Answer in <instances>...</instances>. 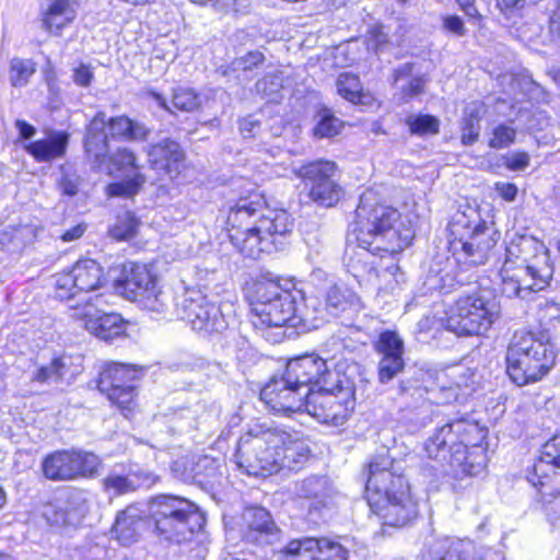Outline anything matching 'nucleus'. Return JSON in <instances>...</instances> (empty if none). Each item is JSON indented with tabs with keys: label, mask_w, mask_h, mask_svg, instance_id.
<instances>
[{
	"label": "nucleus",
	"mask_w": 560,
	"mask_h": 560,
	"mask_svg": "<svg viewBox=\"0 0 560 560\" xmlns=\"http://www.w3.org/2000/svg\"><path fill=\"white\" fill-rule=\"evenodd\" d=\"M405 122L411 136L424 138L440 132V119L432 114L409 115Z\"/></svg>",
	"instance_id": "nucleus-46"
},
{
	"label": "nucleus",
	"mask_w": 560,
	"mask_h": 560,
	"mask_svg": "<svg viewBox=\"0 0 560 560\" xmlns=\"http://www.w3.org/2000/svg\"><path fill=\"white\" fill-rule=\"evenodd\" d=\"M108 162L115 174H130L122 180L108 183L104 187L107 198L133 199L147 183V175L142 172L135 151L127 147L117 148L109 156Z\"/></svg>",
	"instance_id": "nucleus-18"
},
{
	"label": "nucleus",
	"mask_w": 560,
	"mask_h": 560,
	"mask_svg": "<svg viewBox=\"0 0 560 560\" xmlns=\"http://www.w3.org/2000/svg\"><path fill=\"white\" fill-rule=\"evenodd\" d=\"M254 89L266 103L279 104L283 98L284 75L279 70L267 72L256 81Z\"/></svg>",
	"instance_id": "nucleus-39"
},
{
	"label": "nucleus",
	"mask_w": 560,
	"mask_h": 560,
	"mask_svg": "<svg viewBox=\"0 0 560 560\" xmlns=\"http://www.w3.org/2000/svg\"><path fill=\"white\" fill-rule=\"evenodd\" d=\"M374 350L378 357H404L405 343L396 331L385 330L374 342Z\"/></svg>",
	"instance_id": "nucleus-51"
},
{
	"label": "nucleus",
	"mask_w": 560,
	"mask_h": 560,
	"mask_svg": "<svg viewBox=\"0 0 560 560\" xmlns=\"http://www.w3.org/2000/svg\"><path fill=\"white\" fill-rule=\"evenodd\" d=\"M108 296H113V294L96 293L94 303L91 304L94 311L86 312L84 310L82 313H86V315L70 316L72 319L81 322L89 332L105 341H112L126 332L124 318L119 314L106 310L109 306Z\"/></svg>",
	"instance_id": "nucleus-23"
},
{
	"label": "nucleus",
	"mask_w": 560,
	"mask_h": 560,
	"mask_svg": "<svg viewBox=\"0 0 560 560\" xmlns=\"http://www.w3.org/2000/svg\"><path fill=\"white\" fill-rule=\"evenodd\" d=\"M253 325L256 328L291 326L295 298L272 280L254 284Z\"/></svg>",
	"instance_id": "nucleus-13"
},
{
	"label": "nucleus",
	"mask_w": 560,
	"mask_h": 560,
	"mask_svg": "<svg viewBox=\"0 0 560 560\" xmlns=\"http://www.w3.org/2000/svg\"><path fill=\"white\" fill-rule=\"evenodd\" d=\"M424 560H504L500 551L477 546L468 539H441L424 553Z\"/></svg>",
	"instance_id": "nucleus-25"
},
{
	"label": "nucleus",
	"mask_w": 560,
	"mask_h": 560,
	"mask_svg": "<svg viewBox=\"0 0 560 560\" xmlns=\"http://www.w3.org/2000/svg\"><path fill=\"white\" fill-rule=\"evenodd\" d=\"M306 402L307 413L319 422L338 427L354 409V389L349 380L337 377L328 385H320Z\"/></svg>",
	"instance_id": "nucleus-12"
},
{
	"label": "nucleus",
	"mask_w": 560,
	"mask_h": 560,
	"mask_svg": "<svg viewBox=\"0 0 560 560\" xmlns=\"http://www.w3.org/2000/svg\"><path fill=\"white\" fill-rule=\"evenodd\" d=\"M136 378L137 370L132 365L112 362L101 372L97 386L121 411H131Z\"/></svg>",
	"instance_id": "nucleus-20"
},
{
	"label": "nucleus",
	"mask_w": 560,
	"mask_h": 560,
	"mask_svg": "<svg viewBox=\"0 0 560 560\" xmlns=\"http://www.w3.org/2000/svg\"><path fill=\"white\" fill-rule=\"evenodd\" d=\"M101 465L100 458L90 452L57 451L42 463L44 476L52 481H69L92 477Z\"/></svg>",
	"instance_id": "nucleus-17"
},
{
	"label": "nucleus",
	"mask_w": 560,
	"mask_h": 560,
	"mask_svg": "<svg viewBox=\"0 0 560 560\" xmlns=\"http://www.w3.org/2000/svg\"><path fill=\"white\" fill-rule=\"evenodd\" d=\"M176 313L194 330L205 335L222 332L229 325L220 306L199 291H186L176 302Z\"/></svg>",
	"instance_id": "nucleus-16"
},
{
	"label": "nucleus",
	"mask_w": 560,
	"mask_h": 560,
	"mask_svg": "<svg viewBox=\"0 0 560 560\" xmlns=\"http://www.w3.org/2000/svg\"><path fill=\"white\" fill-rule=\"evenodd\" d=\"M285 372L295 384L308 392V396L316 392V387L328 385L329 381L340 377L337 373L329 371L327 362L317 354H304L291 359L287 364Z\"/></svg>",
	"instance_id": "nucleus-24"
},
{
	"label": "nucleus",
	"mask_w": 560,
	"mask_h": 560,
	"mask_svg": "<svg viewBox=\"0 0 560 560\" xmlns=\"http://www.w3.org/2000/svg\"><path fill=\"white\" fill-rule=\"evenodd\" d=\"M487 260L485 247H440L429 264L424 279L428 291H451L463 283L459 271H466Z\"/></svg>",
	"instance_id": "nucleus-8"
},
{
	"label": "nucleus",
	"mask_w": 560,
	"mask_h": 560,
	"mask_svg": "<svg viewBox=\"0 0 560 560\" xmlns=\"http://www.w3.org/2000/svg\"><path fill=\"white\" fill-rule=\"evenodd\" d=\"M155 478L150 474L124 472L117 468L110 470L103 479V488L110 495H122L140 487H150Z\"/></svg>",
	"instance_id": "nucleus-32"
},
{
	"label": "nucleus",
	"mask_w": 560,
	"mask_h": 560,
	"mask_svg": "<svg viewBox=\"0 0 560 560\" xmlns=\"http://www.w3.org/2000/svg\"><path fill=\"white\" fill-rule=\"evenodd\" d=\"M288 441H285L279 450V470H300L308 462L311 450L308 445L301 439L288 432Z\"/></svg>",
	"instance_id": "nucleus-36"
},
{
	"label": "nucleus",
	"mask_w": 560,
	"mask_h": 560,
	"mask_svg": "<svg viewBox=\"0 0 560 560\" xmlns=\"http://www.w3.org/2000/svg\"><path fill=\"white\" fill-rule=\"evenodd\" d=\"M288 439V432L282 429L254 424L240 438L235 454L237 466L255 477L278 472L279 450Z\"/></svg>",
	"instance_id": "nucleus-2"
},
{
	"label": "nucleus",
	"mask_w": 560,
	"mask_h": 560,
	"mask_svg": "<svg viewBox=\"0 0 560 560\" xmlns=\"http://www.w3.org/2000/svg\"><path fill=\"white\" fill-rule=\"evenodd\" d=\"M500 316L499 304L494 300L479 295L459 298L450 308L446 329L457 336L485 335Z\"/></svg>",
	"instance_id": "nucleus-11"
},
{
	"label": "nucleus",
	"mask_w": 560,
	"mask_h": 560,
	"mask_svg": "<svg viewBox=\"0 0 560 560\" xmlns=\"http://www.w3.org/2000/svg\"><path fill=\"white\" fill-rule=\"evenodd\" d=\"M401 219L399 210L384 201L370 202L360 199L354 218L349 226L347 243L371 245L385 237Z\"/></svg>",
	"instance_id": "nucleus-10"
},
{
	"label": "nucleus",
	"mask_w": 560,
	"mask_h": 560,
	"mask_svg": "<svg viewBox=\"0 0 560 560\" xmlns=\"http://www.w3.org/2000/svg\"><path fill=\"white\" fill-rule=\"evenodd\" d=\"M318 119L312 128V136L316 139H332L341 135L346 122L337 117L334 110L323 106L318 109Z\"/></svg>",
	"instance_id": "nucleus-40"
},
{
	"label": "nucleus",
	"mask_w": 560,
	"mask_h": 560,
	"mask_svg": "<svg viewBox=\"0 0 560 560\" xmlns=\"http://www.w3.org/2000/svg\"><path fill=\"white\" fill-rule=\"evenodd\" d=\"M443 30L457 37H462L466 34V27L460 16L455 14H447L442 18Z\"/></svg>",
	"instance_id": "nucleus-58"
},
{
	"label": "nucleus",
	"mask_w": 560,
	"mask_h": 560,
	"mask_svg": "<svg viewBox=\"0 0 560 560\" xmlns=\"http://www.w3.org/2000/svg\"><path fill=\"white\" fill-rule=\"evenodd\" d=\"M423 450L428 458L435 463V470L450 471L456 476L478 472L471 460L472 454L464 450L454 430L453 420L436 428L424 442Z\"/></svg>",
	"instance_id": "nucleus-9"
},
{
	"label": "nucleus",
	"mask_w": 560,
	"mask_h": 560,
	"mask_svg": "<svg viewBox=\"0 0 560 560\" xmlns=\"http://www.w3.org/2000/svg\"><path fill=\"white\" fill-rule=\"evenodd\" d=\"M209 465H214V462L209 457L199 458L197 463L183 457L173 463L172 470L176 477L184 481H189L199 479L202 475V469H207Z\"/></svg>",
	"instance_id": "nucleus-48"
},
{
	"label": "nucleus",
	"mask_w": 560,
	"mask_h": 560,
	"mask_svg": "<svg viewBox=\"0 0 560 560\" xmlns=\"http://www.w3.org/2000/svg\"><path fill=\"white\" fill-rule=\"evenodd\" d=\"M390 44L388 33L382 23L369 27L365 34V45L375 52L385 50Z\"/></svg>",
	"instance_id": "nucleus-56"
},
{
	"label": "nucleus",
	"mask_w": 560,
	"mask_h": 560,
	"mask_svg": "<svg viewBox=\"0 0 560 560\" xmlns=\"http://www.w3.org/2000/svg\"><path fill=\"white\" fill-rule=\"evenodd\" d=\"M147 162L156 178L178 186L186 182L192 164L182 143L171 137L163 138L148 145Z\"/></svg>",
	"instance_id": "nucleus-14"
},
{
	"label": "nucleus",
	"mask_w": 560,
	"mask_h": 560,
	"mask_svg": "<svg viewBox=\"0 0 560 560\" xmlns=\"http://www.w3.org/2000/svg\"><path fill=\"white\" fill-rule=\"evenodd\" d=\"M324 292L326 315L337 316L339 312L346 310L354 298L349 291H342L337 284L328 285Z\"/></svg>",
	"instance_id": "nucleus-50"
},
{
	"label": "nucleus",
	"mask_w": 560,
	"mask_h": 560,
	"mask_svg": "<svg viewBox=\"0 0 560 560\" xmlns=\"http://www.w3.org/2000/svg\"><path fill=\"white\" fill-rule=\"evenodd\" d=\"M266 207L264 195L256 190H249L234 201L225 220V232L232 245L259 243L258 222L255 218Z\"/></svg>",
	"instance_id": "nucleus-15"
},
{
	"label": "nucleus",
	"mask_w": 560,
	"mask_h": 560,
	"mask_svg": "<svg viewBox=\"0 0 560 560\" xmlns=\"http://www.w3.org/2000/svg\"><path fill=\"white\" fill-rule=\"evenodd\" d=\"M105 127L109 138L118 141H145L150 135L145 125L125 114L105 118Z\"/></svg>",
	"instance_id": "nucleus-34"
},
{
	"label": "nucleus",
	"mask_w": 560,
	"mask_h": 560,
	"mask_svg": "<svg viewBox=\"0 0 560 560\" xmlns=\"http://www.w3.org/2000/svg\"><path fill=\"white\" fill-rule=\"evenodd\" d=\"M393 460L386 454L374 456L368 465V501L389 526H405L418 514L417 502L401 475L392 471Z\"/></svg>",
	"instance_id": "nucleus-1"
},
{
	"label": "nucleus",
	"mask_w": 560,
	"mask_h": 560,
	"mask_svg": "<svg viewBox=\"0 0 560 560\" xmlns=\"http://www.w3.org/2000/svg\"><path fill=\"white\" fill-rule=\"evenodd\" d=\"M311 282L318 289V293L325 291L328 285L334 284L332 280L329 279V275L320 269L314 268L310 275Z\"/></svg>",
	"instance_id": "nucleus-62"
},
{
	"label": "nucleus",
	"mask_w": 560,
	"mask_h": 560,
	"mask_svg": "<svg viewBox=\"0 0 560 560\" xmlns=\"http://www.w3.org/2000/svg\"><path fill=\"white\" fill-rule=\"evenodd\" d=\"M117 289L126 299L137 303L152 316L170 313L172 296L159 287L156 275L148 265L128 264L117 280Z\"/></svg>",
	"instance_id": "nucleus-7"
},
{
	"label": "nucleus",
	"mask_w": 560,
	"mask_h": 560,
	"mask_svg": "<svg viewBox=\"0 0 560 560\" xmlns=\"http://www.w3.org/2000/svg\"><path fill=\"white\" fill-rule=\"evenodd\" d=\"M541 451L546 456H548V458H551L553 463H557L560 466V434H557L547 441Z\"/></svg>",
	"instance_id": "nucleus-63"
},
{
	"label": "nucleus",
	"mask_w": 560,
	"mask_h": 560,
	"mask_svg": "<svg viewBox=\"0 0 560 560\" xmlns=\"http://www.w3.org/2000/svg\"><path fill=\"white\" fill-rule=\"evenodd\" d=\"M105 282L102 267L93 259L79 260L70 271L54 277L55 298L66 304L69 316L86 315L94 308L93 294Z\"/></svg>",
	"instance_id": "nucleus-4"
},
{
	"label": "nucleus",
	"mask_w": 560,
	"mask_h": 560,
	"mask_svg": "<svg viewBox=\"0 0 560 560\" xmlns=\"http://www.w3.org/2000/svg\"><path fill=\"white\" fill-rule=\"evenodd\" d=\"M536 262L526 265H514V273L517 282L523 287L521 293L525 299L533 292L540 291L549 283L553 269L548 262V247H540V253L535 255Z\"/></svg>",
	"instance_id": "nucleus-28"
},
{
	"label": "nucleus",
	"mask_w": 560,
	"mask_h": 560,
	"mask_svg": "<svg viewBox=\"0 0 560 560\" xmlns=\"http://www.w3.org/2000/svg\"><path fill=\"white\" fill-rule=\"evenodd\" d=\"M60 509L62 510L61 513H57L52 520V522L56 524L61 523L72 525L85 514V506L81 500V495L79 494L71 495L65 509Z\"/></svg>",
	"instance_id": "nucleus-54"
},
{
	"label": "nucleus",
	"mask_w": 560,
	"mask_h": 560,
	"mask_svg": "<svg viewBox=\"0 0 560 560\" xmlns=\"http://www.w3.org/2000/svg\"><path fill=\"white\" fill-rule=\"evenodd\" d=\"M171 104L178 112H195L201 108V95L194 89L176 86L171 94Z\"/></svg>",
	"instance_id": "nucleus-47"
},
{
	"label": "nucleus",
	"mask_w": 560,
	"mask_h": 560,
	"mask_svg": "<svg viewBox=\"0 0 560 560\" xmlns=\"http://www.w3.org/2000/svg\"><path fill=\"white\" fill-rule=\"evenodd\" d=\"M516 129L504 122L497 125L490 132L488 145L494 150L511 147L516 140Z\"/></svg>",
	"instance_id": "nucleus-55"
},
{
	"label": "nucleus",
	"mask_w": 560,
	"mask_h": 560,
	"mask_svg": "<svg viewBox=\"0 0 560 560\" xmlns=\"http://www.w3.org/2000/svg\"><path fill=\"white\" fill-rule=\"evenodd\" d=\"M516 252H520V247H505V261L503 264L501 276H502V294L508 298L518 296L521 299H525V294L521 293V284L517 282L518 280L514 273V265L512 256H516Z\"/></svg>",
	"instance_id": "nucleus-44"
},
{
	"label": "nucleus",
	"mask_w": 560,
	"mask_h": 560,
	"mask_svg": "<svg viewBox=\"0 0 560 560\" xmlns=\"http://www.w3.org/2000/svg\"><path fill=\"white\" fill-rule=\"evenodd\" d=\"M69 139L65 130H49L45 138L26 143L24 150L38 163L51 162L66 156Z\"/></svg>",
	"instance_id": "nucleus-30"
},
{
	"label": "nucleus",
	"mask_w": 560,
	"mask_h": 560,
	"mask_svg": "<svg viewBox=\"0 0 560 560\" xmlns=\"http://www.w3.org/2000/svg\"><path fill=\"white\" fill-rule=\"evenodd\" d=\"M553 347L532 332H515L506 351V373L518 386L536 382L555 364Z\"/></svg>",
	"instance_id": "nucleus-3"
},
{
	"label": "nucleus",
	"mask_w": 560,
	"mask_h": 560,
	"mask_svg": "<svg viewBox=\"0 0 560 560\" xmlns=\"http://www.w3.org/2000/svg\"><path fill=\"white\" fill-rule=\"evenodd\" d=\"M497 8L503 14H510L522 10L525 7V0H497Z\"/></svg>",
	"instance_id": "nucleus-64"
},
{
	"label": "nucleus",
	"mask_w": 560,
	"mask_h": 560,
	"mask_svg": "<svg viewBox=\"0 0 560 560\" xmlns=\"http://www.w3.org/2000/svg\"><path fill=\"white\" fill-rule=\"evenodd\" d=\"M326 308L317 296L306 298L303 303L298 306L294 301L291 327L312 330L320 326L326 320Z\"/></svg>",
	"instance_id": "nucleus-35"
},
{
	"label": "nucleus",
	"mask_w": 560,
	"mask_h": 560,
	"mask_svg": "<svg viewBox=\"0 0 560 560\" xmlns=\"http://www.w3.org/2000/svg\"><path fill=\"white\" fill-rule=\"evenodd\" d=\"M79 0H51L40 12L42 28L50 36H61L77 19Z\"/></svg>",
	"instance_id": "nucleus-29"
},
{
	"label": "nucleus",
	"mask_w": 560,
	"mask_h": 560,
	"mask_svg": "<svg viewBox=\"0 0 560 560\" xmlns=\"http://www.w3.org/2000/svg\"><path fill=\"white\" fill-rule=\"evenodd\" d=\"M143 527L141 510L131 505L117 514L112 534L121 545L129 546L138 540Z\"/></svg>",
	"instance_id": "nucleus-33"
},
{
	"label": "nucleus",
	"mask_w": 560,
	"mask_h": 560,
	"mask_svg": "<svg viewBox=\"0 0 560 560\" xmlns=\"http://www.w3.org/2000/svg\"><path fill=\"white\" fill-rule=\"evenodd\" d=\"M36 70V62L32 59H11L9 63V79L11 85L13 88H22L27 85Z\"/></svg>",
	"instance_id": "nucleus-49"
},
{
	"label": "nucleus",
	"mask_w": 560,
	"mask_h": 560,
	"mask_svg": "<svg viewBox=\"0 0 560 560\" xmlns=\"http://www.w3.org/2000/svg\"><path fill=\"white\" fill-rule=\"evenodd\" d=\"M71 359L69 357L54 358L48 364L37 368L32 375V381L38 383L59 382L69 374Z\"/></svg>",
	"instance_id": "nucleus-43"
},
{
	"label": "nucleus",
	"mask_w": 560,
	"mask_h": 560,
	"mask_svg": "<svg viewBox=\"0 0 560 560\" xmlns=\"http://www.w3.org/2000/svg\"><path fill=\"white\" fill-rule=\"evenodd\" d=\"M93 71L90 65L80 63L73 69V82L82 88L90 86L93 80Z\"/></svg>",
	"instance_id": "nucleus-61"
},
{
	"label": "nucleus",
	"mask_w": 560,
	"mask_h": 560,
	"mask_svg": "<svg viewBox=\"0 0 560 560\" xmlns=\"http://www.w3.org/2000/svg\"><path fill=\"white\" fill-rule=\"evenodd\" d=\"M104 127L105 113L97 112L90 120L83 139L84 152L88 155L97 156L100 152L107 149L109 136L105 132Z\"/></svg>",
	"instance_id": "nucleus-38"
},
{
	"label": "nucleus",
	"mask_w": 560,
	"mask_h": 560,
	"mask_svg": "<svg viewBox=\"0 0 560 560\" xmlns=\"http://www.w3.org/2000/svg\"><path fill=\"white\" fill-rule=\"evenodd\" d=\"M454 430H456L459 441L464 450L468 452V447H477L485 440L487 430L480 427L477 422L470 421L466 418L453 420Z\"/></svg>",
	"instance_id": "nucleus-45"
},
{
	"label": "nucleus",
	"mask_w": 560,
	"mask_h": 560,
	"mask_svg": "<svg viewBox=\"0 0 560 560\" xmlns=\"http://www.w3.org/2000/svg\"><path fill=\"white\" fill-rule=\"evenodd\" d=\"M141 221L132 211H125L118 214L108 230V236L115 242H129L139 232Z\"/></svg>",
	"instance_id": "nucleus-41"
},
{
	"label": "nucleus",
	"mask_w": 560,
	"mask_h": 560,
	"mask_svg": "<svg viewBox=\"0 0 560 560\" xmlns=\"http://www.w3.org/2000/svg\"><path fill=\"white\" fill-rule=\"evenodd\" d=\"M427 80L422 75L411 77L406 85L400 89L399 102L408 104L413 98L419 97L425 91Z\"/></svg>",
	"instance_id": "nucleus-57"
},
{
	"label": "nucleus",
	"mask_w": 560,
	"mask_h": 560,
	"mask_svg": "<svg viewBox=\"0 0 560 560\" xmlns=\"http://www.w3.org/2000/svg\"><path fill=\"white\" fill-rule=\"evenodd\" d=\"M277 560H349V550L326 537H302L290 540L278 551Z\"/></svg>",
	"instance_id": "nucleus-22"
},
{
	"label": "nucleus",
	"mask_w": 560,
	"mask_h": 560,
	"mask_svg": "<svg viewBox=\"0 0 560 560\" xmlns=\"http://www.w3.org/2000/svg\"><path fill=\"white\" fill-rule=\"evenodd\" d=\"M481 114L478 108L465 112L460 124V143L472 145L480 136Z\"/></svg>",
	"instance_id": "nucleus-52"
},
{
	"label": "nucleus",
	"mask_w": 560,
	"mask_h": 560,
	"mask_svg": "<svg viewBox=\"0 0 560 560\" xmlns=\"http://www.w3.org/2000/svg\"><path fill=\"white\" fill-rule=\"evenodd\" d=\"M500 240V232L493 222L482 219L479 211L474 208L458 210L448 223L450 245H471L470 242H491L497 244Z\"/></svg>",
	"instance_id": "nucleus-19"
},
{
	"label": "nucleus",
	"mask_w": 560,
	"mask_h": 560,
	"mask_svg": "<svg viewBox=\"0 0 560 560\" xmlns=\"http://www.w3.org/2000/svg\"><path fill=\"white\" fill-rule=\"evenodd\" d=\"M241 533L248 544L271 545L279 540L280 530L266 509L249 506L242 514Z\"/></svg>",
	"instance_id": "nucleus-26"
},
{
	"label": "nucleus",
	"mask_w": 560,
	"mask_h": 560,
	"mask_svg": "<svg viewBox=\"0 0 560 560\" xmlns=\"http://www.w3.org/2000/svg\"><path fill=\"white\" fill-rule=\"evenodd\" d=\"M493 189L505 202L515 201L518 195V187L516 184L510 182H495L493 184Z\"/></svg>",
	"instance_id": "nucleus-60"
},
{
	"label": "nucleus",
	"mask_w": 560,
	"mask_h": 560,
	"mask_svg": "<svg viewBox=\"0 0 560 560\" xmlns=\"http://www.w3.org/2000/svg\"><path fill=\"white\" fill-rule=\"evenodd\" d=\"M405 370L404 357H380L377 378L381 384H387Z\"/></svg>",
	"instance_id": "nucleus-53"
},
{
	"label": "nucleus",
	"mask_w": 560,
	"mask_h": 560,
	"mask_svg": "<svg viewBox=\"0 0 560 560\" xmlns=\"http://www.w3.org/2000/svg\"><path fill=\"white\" fill-rule=\"evenodd\" d=\"M295 494L308 502L310 510L322 511L331 506L338 491L325 475H311L295 482Z\"/></svg>",
	"instance_id": "nucleus-27"
},
{
	"label": "nucleus",
	"mask_w": 560,
	"mask_h": 560,
	"mask_svg": "<svg viewBox=\"0 0 560 560\" xmlns=\"http://www.w3.org/2000/svg\"><path fill=\"white\" fill-rule=\"evenodd\" d=\"M336 86L338 94L352 105H366L372 100V95L364 91L357 73H340L336 80Z\"/></svg>",
	"instance_id": "nucleus-37"
},
{
	"label": "nucleus",
	"mask_w": 560,
	"mask_h": 560,
	"mask_svg": "<svg viewBox=\"0 0 560 560\" xmlns=\"http://www.w3.org/2000/svg\"><path fill=\"white\" fill-rule=\"evenodd\" d=\"M151 517L158 535L165 540L180 542L200 532L206 518L192 502L175 495H159L151 504Z\"/></svg>",
	"instance_id": "nucleus-5"
},
{
	"label": "nucleus",
	"mask_w": 560,
	"mask_h": 560,
	"mask_svg": "<svg viewBox=\"0 0 560 560\" xmlns=\"http://www.w3.org/2000/svg\"><path fill=\"white\" fill-rule=\"evenodd\" d=\"M527 479L544 495L560 492V466L548 458L542 451Z\"/></svg>",
	"instance_id": "nucleus-31"
},
{
	"label": "nucleus",
	"mask_w": 560,
	"mask_h": 560,
	"mask_svg": "<svg viewBox=\"0 0 560 560\" xmlns=\"http://www.w3.org/2000/svg\"><path fill=\"white\" fill-rule=\"evenodd\" d=\"M293 174L306 188L307 198L318 207L335 208L345 199L346 190L339 183L341 170L334 160L316 158L303 161Z\"/></svg>",
	"instance_id": "nucleus-6"
},
{
	"label": "nucleus",
	"mask_w": 560,
	"mask_h": 560,
	"mask_svg": "<svg viewBox=\"0 0 560 560\" xmlns=\"http://www.w3.org/2000/svg\"><path fill=\"white\" fill-rule=\"evenodd\" d=\"M259 243L264 235H283L289 231V215L283 210H270L268 214L258 215Z\"/></svg>",
	"instance_id": "nucleus-42"
},
{
	"label": "nucleus",
	"mask_w": 560,
	"mask_h": 560,
	"mask_svg": "<svg viewBox=\"0 0 560 560\" xmlns=\"http://www.w3.org/2000/svg\"><path fill=\"white\" fill-rule=\"evenodd\" d=\"M530 163V156L526 151H515L511 156L504 160V166L509 171L525 170Z\"/></svg>",
	"instance_id": "nucleus-59"
},
{
	"label": "nucleus",
	"mask_w": 560,
	"mask_h": 560,
	"mask_svg": "<svg viewBox=\"0 0 560 560\" xmlns=\"http://www.w3.org/2000/svg\"><path fill=\"white\" fill-rule=\"evenodd\" d=\"M308 392L303 390L284 374L273 376L260 390V399L276 413L290 415L306 410Z\"/></svg>",
	"instance_id": "nucleus-21"
}]
</instances>
